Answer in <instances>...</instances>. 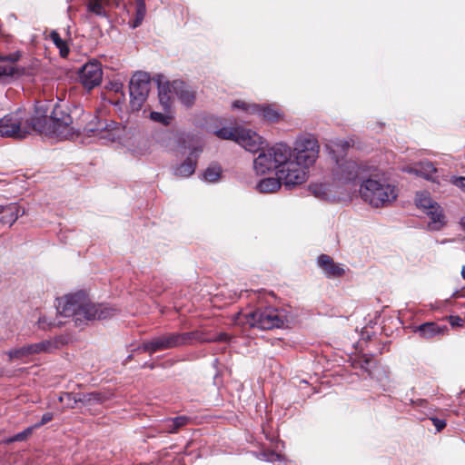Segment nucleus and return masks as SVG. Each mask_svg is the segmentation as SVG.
I'll use <instances>...</instances> for the list:
<instances>
[{
	"label": "nucleus",
	"mask_w": 465,
	"mask_h": 465,
	"mask_svg": "<svg viewBox=\"0 0 465 465\" xmlns=\"http://www.w3.org/2000/svg\"><path fill=\"white\" fill-rule=\"evenodd\" d=\"M429 217L428 227L431 231H440L445 225V217L440 205L426 213Z\"/></svg>",
	"instance_id": "nucleus-20"
},
{
	"label": "nucleus",
	"mask_w": 465,
	"mask_h": 465,
	"mask_svg": "<svg viewBox=\"0 0 465 465\" xmlns=\"http://www.w3.org/2000/svg\"><path fill=\"white\" fill-rule=\"evenodd\" d=\"M32 348L34 350L35 354H39L42 352H51L58 348L59 341L58 340H45L37 343H32Z\"/></svg>",
	"instance_id": "nucleus-23"
},
{
	"label": "nucleus",
	"mask_w": 465,
	"mask_h": 465,
	"mask_svg": "<svg viewBox=\"0 0 465 465\" xmlns=\"http://www.w3.org/2000/svg\"><path fill=\"white\" fill-rule=\"evenodd\" d=\"M161 430L166 433H176V430L172 424V419H166L163 421Z\"/></svg>",
	"instance_id": "nucleus-38"
},
{
	"label": "nucleus",
	"mask_w": 465,
	"mask_h": 465,
	"mask_svg": "<svg viewBox=\"0 0 465 465\" xmlns=\"http://www.w3.org/2000/svg\"><path fill=\"white\" fill-rule=\"evenodd\" d=\"M334 146L337 147V149H341V151L347 150L351 146V142L347 140H340L333 142Z\"/></svg>",
	"instance_id": "nucleus-41"
},
{
	"label": "nucleus",
	"mask_w": 465,
	"mask_h": 465,
	"mask_svg": "<svg viewBox=\"0 0 465 465\" xmlns=\"http://www.w3.org/2000/svg\"><path fill=\"white\" fill-rule=\"evenodd\" d=\"M231 340V336L226 332H221L215 336L205 338L201 332V339H194L200 342H228Z\"/></svg>",
	"instance_id": "nucleus-34"
},
{
	"label": "nucleus",
	"mask_w": 465,
	"mask_h": 465,
	"mask_svg": "<svg viewBox=\"0 0 465 465\" xmlns=\"http://www.w3.org/2000/svg\"><path fill=\"white\" fill-rule=\"evenodd\" d=\"M51 124L48 133L59 139H68L84 132L96 136L104 143L119 141L124 134L120 124L113 120L101 119L94 116L84 127L78 120H74L72 114L60 104H55L51 112Z\"/></svg>",
	"instance_id": "nucleus-1"
},
{
	"label": "nucleus",
	"mask_w": 465,
	"mask_h": 465,
	"mask_svg": "<svg viewBox=\"0 0 465 465\" xmlns=\"http://www.w3.org/2000/svg\"><path fill=\"white\" fill-rule=\"evenodd\" d=\"M194 339H201V332L198 331L190 332H170L154 337L150 341H143L139 347L144 352L153 354L158 351L169 350L190 344Z\"/></svg>",
	"instance_id": "nucleus-6"
},
{
	"label": "nucleus",
	"mask_w": 465,
	"mask_h": 465,
	"mask_svg": "<svg viewBox=\"0 0 465 465\" xmlns=\"http://www.w3.org/2000/svg\"><path fill=\"white\" fill-rule=\"evenodd\" d=\"M151 87L150 75L144 72H136L130 80V106L139 111L146 101Z\"/></svg>",
	"instance_id": "nucleus-8"
},
{
	"label": "nucleus",
	"mask_w": 465,
	"mask_h": 465,
	"mask_svg": "<svg viewBox=\"0 0 465 465\" xmlns=\"http://www.w3.org/2000/svg\"><path fill=\"white\" fill-rule=\"evenodd\" d=\"M282 181L277 176L276 178L270 177L262 179L256 185V189L262 193H274L281 188Z\"/></svg>",
	"instance_id": "nucleus-21"
},
{
	"label": "nucleus",
	"mask_w": 465,
	"mask_h": 465,
	"mask_svg": "<svg viewBox=\"0 0 465 465\" xmlns=\"http://www.w3.org/2000/svg\"><path fill=\"white\" fill-rule=\"evenodd\" d=\"M172 419V424L173 425L176 432L183 427L186 426L190 422V418L187 416H178Z\"/></svg>",
	"instance_id": "nucleus-35"
},
{
	"label": "nucleus",
	"mask_w": 465,
	"mask_h": 465,
	"mask_svg": "<svg viewBox=\"0 0 465 465\" xmlns=\"http://www.w3.org/2000/svg\"><path fill=\"white\" fill-rule=\"evenodd\" d=\"M20 215V207L17 203H12L0 205V223L12 225Z\"/></svg>",
	"instance_id": "nucleus-17"
},
{
	"label": "nucleus",
	"mask_w": 465,
	"mask_h": 465,
	"mask_svg": "<svg viewBox=\"0 0 465 465\" xmlns=\"http://www.w3.org/2000/svg\"><path fill=\"white\" fill-rule=\"evenodd\" d=\"M449 320L452 327H460L464 323V320L460 316H450Z\"/></svg>",
	"instance_id": "nucleus-42"
},
{
	"label": "nucleus",
	"mask_w": 465,
	"mask_h": 465,
	"mask_svg": "<svg viewBox=\"0 0 465 465\" xmlns=\"http://www.w3.org/2000/svg\"><path fill=\"white\" fill-rule=\"evenodd\" d=\"M104 400V397L102 396L101 393L99 392H96V397H90V404L92 403H94V402H102Z\"/></svg>",
	"instance_id": "nucleus-45"
},
{
	"label": "nucleus",
	"mask_w": 465,
	"mask_h": 465,
	"mask_svg": "<svg viewBox=\"0 0 465 465\" xmlns=\"http://www.w3.org/2000/svg\"><path fill=\"white\" fill-rule=\"evenodd\" d=\"M361 198L375 208L391 203L398 196L394 185L373 178L364 180L360 188Z\"/></svg>",
	"instance_id": "nucleus-5"
},
{
	"label": "nucleus",
	"mask_w": 465,
	"mask_h": 465,
	"mask_svg": "<svg viewBox=\"0 0 465 465\" xmlns=\"http://www.w3.org/2000/svg\"><path fill=\"white\" fill-rule=\"evenodd\" d=\"M9 361L22 360L31 355H35L34 350L31 344L25 345L20 348L13 349L7 352Z\"/></svg>",
	"instance_id": "nucleus-24"
},
{
	"label": "nucleus",
	"mask_w": 465,
	"mask_h": 465,
	"mask_svg": "<svg viewBox=\"0 0 465 465\" xmlns=\"http://www.w3.org/2000/svg\"><path fill=\"white\" fill-rule=\"evenodd\" d=\"M14 72V67L11 65H0V78L13 75Z\"/></svg>",
	"instance_id": "nucleus-39"
},
{
	"label": "nucleus",
	"mask_w": 465,
	"mask_h": 465,
	"mask_svg": "<svg viewBox=\"0 0 465 465\" xmlns=\"http://www.w3.org/2000/svg\"><path fill=\"white\" fill-rule=\"evenodd\" d=\"M366 166L359 164L352 160L337 161V167L334 170L335 178L342 183H347L364 177Z\"/></svg>",
	"instance_id": "nucleus-11"
},
{
	"label": "nucleus",
	"mask_w": 465,
	"mask_h": 465,
	"mask_svg": "<svg viewBox=\"0 0 465 465\" xmlns=\"http://www.w3.org/2000/svg\"><path fill=\"white\" fill-rule=\"evenodd\" d=\"M173 89L183 104L191 106L195 100L194 92L183 82H174Z\"/></svg>",
	"instance_id": "nucleus-19"
},
{
	"label": "nucleus",
	"mask_w": 465,
	"mask_h": 465,
	"mask_svg": "<svg viewBox=\"0 0 465 465\" xmlns=\"http://www.w3.org/2000/svg\"><path fill=\"white\" fill-rule=\"evenodd\" d=\"M415 202L416 205L419 208L423 209L426 213L433 209L434 206L439 205L426 192L417 193Z\"/></svg>",
	"instance_id": "nucleus-22"
},
{
	"label": "nucleus",
	"mask_w": 465,
	"mask_h": 465,
	"mask_svg": "<svg viewBox=\"0 0 465 465\" xmlns=\"http://www.w3.org/2000/svg\"><path fill=\"white\" fill-rule=\"evenodd\" d=\"M150 118L153 121L161 123L164 125H168L170 124V117L159 112H152L150 114Z\"/></svg>",
	"instance_id": "nucleus-36"
},
{
	"label": "nucleus",
	"mask_w": 465,
	"mask_h": 465,
	"mask_svg": "<svg viewBox=\"0 0 465 465\" xmlns=\"http://www.w3.org/2000/svg\"><path fill=\"white\" fill-rule=\"evenodd\" d=\"M450 182L460 187L463 192H465V177H456L452 176Z\"/></svg>",
	"instance_id": "nucleus-40"
},
{
	"label": "nucleus",
	"mask_w": 465,
	"mask_h": 465,
	"mask_svg": "<svg viewBox=\"0 0 465 465\" xmlns=\"http://www.w3.org/2000/svg\"><path fill=\"white\" fill-rule=\"evenodd\" d=\"M222 169L218 165L209 166L203 173V179L209 183H214L219 180Z\"/></svg>",
	"instance_id": "nucleus-32"
},
{
	"label": "nucleus",
	"mask_w": 465,
	"mask_h": 465,
	"mask_svg": "<svg viewBox=\"0 0 465 465\" xmlns=\"http://www.w3.org/2000/svg\"><path fill=\"white\" fill-rule=\"evenodd\" d=\"M263 143L262 136L250 129H240L238 134V144L243 147L246 151L256 153Z\"/></svg>",
	"instance_id": "nucleus-13"
},
{
	"label": "nucleus",
	"mask_w": 465,
	"mask_h": 465,
	"mask_svg": "<svg viewBox=\"0 0 465 465\" xmlns=\"http://www.w3.org/2000/svg\"><path fill=\"white\" fill-rule=\"evenodd\" d=\"M40 119L30 116L24 109H17L0 119V136L22 140L32 134L40 131Z\"/></svg>",
	"instance_id": "nucleus-3"
},
{
	"label": "nucleus",
	"mask_w": 465,
	"mask_h": 465,
	"mask_svg": "<svg viewBox=\"0 0 465 465\" xmlns=\"http://www.w3.org/2000/svg\"><path fill=\"white\" fill-rule=\"evenodd\" d=\"M56 310L59 314L72 318L79 327L91 321L111 318L118 312L115 307L93 302L83 291L57 299Z\"/></svg>",
	"instance_id": "nucleus-2"
},
{
	"label": "nucleus",
	"mask_w": 465,
	"mask_h": 465,
	"mask_svg": "<svg viewBox=\"0 0 465 465\" xmlns=\"http://www.w3.org/2000/svg\"><path fill=\"white\" fill-rule=\"evenodd\" d=\"M449 331L447 325H439L433 322H428L420 325L417 329L419 334L424 339H431L436 336H443Z\"/></svg>",
	"instance_id": "nucleus-15"
},
{
	"label": "nucleus",
	"mask_w": 465,
	"mask_h": 465,
	"mask_svg": "<svg viewBox=\"0 0 465 465\" xmlns=\"http://www.w3.org/2000/svg\"><path fill=\"white\" fill-rule=\"evenodd\" d=\"M232 108L234 109V110L235 109L242 110L246 114H254L255 111L259 110V104H248V103H246L244 101H242V100H235L232 104Z\"/></svg>",
	"instance_id": "nucleus-30"
},
{
	"label": "nucleus",
	"mask_w": 465,
	"mask_h": 465,
	"mask_svg": "<svg viewBox=\"0 0 465 465\" xmlns=\"http://www.w3.org/2000/svg\"><path fill=\"white\" fill-rule=\"evenodd\" d=\"M135 3H136V10H135V18L132 24L133 28H136L142 24V22L145 16V13H146L144 0H135Z\"/></svg>",
	"instance_id": "nucleus-29"
},
{
	"label": "nucleus",
	"mask_w": 465,
	"mask_h": 465,
	"mask_svg": "<svg viewBox=\"0 0 465 465\" xmlns=\"http://www.w3.org/2000/svg\"><path fill=\"white\" fill-rule=\"evenodd\" d=\"M292 157V150L285 143H276L267 150L262 151L253 161V168L257 174H264L271 170H279Z\"/></svg>",
	"instance_id": "nucleus-7"
},
{
	"label": "nucleus",
	"mask_w": 465,
	"mask_h": 465,
	"mask_svg": "<svg viewBox=\"0 0 465 465\" xmlns=\"http://www.w3.org/2000/svg\"><path fill=\"white\" fill-rule=\"evenodd\" d=\"M90 397H96V392L83 394L65 393L64 396L60 397V401H63L64 398H66L68 401L73 400L74 403L83 402L84 404H90Z\"/></svg>",
	"instance_id": "nucleus-27"
},
{
	"label": "nucleus",
	"mask_w": 465,
	"mask_h": 465,
	"mask_svg": "<svg viewBox=\"0 0 465 465\" xmlns=\"http://www.w3.org/2000/svg\"><path fill=\"white\" fill-rule=\"evenodd\" d=\"M254 114H257L261 117H262L263 119L272 121V122L278 120L280 117L279 112L277 110L273 109L270 105L263 106V107L259 105V110L255 111Z\"/></svg>",
	"instance_id": "nucleus-25"
},
{
	"label": "nucleus",
	"mask_w": 465,
	"mask_h": 465,
	"mask_svg": "<svg viewBox=\"0 0 465 465\" xmlns=\"http://www.w3.org/2000/svg\"><path fill=\"white\" fill-rule=\"evenodd\" d=\"M279 459H280V455L279 454L272 452L270 454V457H268L266 460H269V461H274V460H279Z\"/></svg>",
	"instance_id": "nucleus-47"
},
{
	"label": "nucleus",
	"mask_w": 465,
	"mask_h": 465,
	"mask_svg": "<svg viewBox=\"0 0 465 465\" xmlns=\"http://www.w3.org/2000/svg\"><path fill=\"white\" fill-rule=\"evenodd\" d=\"M106 0H87V9L89 12L98 15L106 16L104 4Z\"/></svg>",
	"instance_id": "nucleus-31"
},
{
	"label": "nucleus",
	"mask_w": 465,
	"mask_h": 465,
	"mask_svg": "<svg viewBox=\"0 0 465 465\" xmlns=\"http://www.w3.org/2000/svg\"><path fill=\"white\" fill-rule=\"evenodd\" d=\"M103 71L101 64L94 61L86 63L79 70V80L87 89H93L102 82Z\"/></svg>",
	"instance_id": "nucleus-12"
},
{
	"label": "nucleus",
	"mask_w": 465,
	"mask_h": 465,
	"mask_svg": "<svg viewBox=\"0 0 465 465\" xmlns=\"http://www.w3.org/2000/svg\"><path fill=\"white\" fill-rule=\"evenodd\" d=\"M50 39L59 49L61 56L66 57L69 54V48L67 46L66 42L60 37L59 34L56 31H52L50 33Z\"/></svg>",
	"instance_id": "nucleus-26"
},
{
	"label": "nucleus",
	"mask_w": 465,
	"mask_h": 465,
	"mask_svg": "<svg viewBox=\"0 0 465 465\" xmlns=\"http://www.w3.org/2000/svg\"><path fill=\"white\" fill-rule=\"evenodd\" d=\"M52 419H53V414L50 412H46L42 416L41 421L39 423L35 424L34 427L38 428V427L49 422Z\"/></svg>",
	"instance_id": "nucleus-44"
},
{
	"label": "nucleus",
	"mask_w": 465,
	"mask_h": 465,
	"mask_svg": "<svg viewBox=\"0 0 465 465\" xmlns=\"http://www.w3.org/2000/svg\"><path fill=\"white\" fill-rule=\"evenodd\" d=\"M241 128L223 127L215 132V134L222 139L232 140L238 143V134Z\"/></svg>",
	"instance_id": "nucleus-28"
},
{
	"label": "nucleus",
	"mask_w": 465,
	"mask_h": 465,
	"mask_svg": "<svg viewBox=\"0 0 465 465\" xmlns=\"http://www.w3.org/2000/svg\"><path fill=\"white\" fill-rule=\"evenodd\" d=\"M233 320L239 325H249L260 330H272L281 328L287 321V317L283 311L273 307H265L247 313L239 312Z\"/></svg>",
	"instance_id": "nucleus-4"
},
{
	"label": "nucleus",
	"mask_w": 465,
	"mask_h": 465,
	"mask_svg": "<svg viewBox=\"0 0 465 465\" xmlns=\"http://www.w3.org/2000/svg\"><path fill=\"white\" fill-rule=\"evenodd\" d=\"M318 264L328 277H339L344 273V269L340 264L335 263L332 259L326 254L319 256Z\"/></svg>",
	"instance_id": "nucleus-16"
},
{
	"label": "nucleus",
	"mask_w": 465,
	"mask_h": 465,
	"mask_svg": "<svg viewBox=\"0 0 465 465\" xmlns=\"http://www.w3.org/2000/svg\"><path fill=\"white\" fill-rule=\"evenodd\" d=\"M405 172L410 173H415L416 175L421 176L427 180L434 181V174L437 173V169L434 165L428 161L420 162L414 167L403 169Z\"/></svg>",
	"instance_id": "nucleus-18"
},
{
	"label": "nucleus",
	"mask_w": 465,
	"mask_h": 465,
	"mask_svg": "<svg viewBox=\"0 0 465 465\" xmlns=\"http://www.w3.org/2000/svg\"><path fill=\"white\" fill-rule=\"evenodd\" d=\"M309 167L300 164L297 161L290 158L276 172V175L285 187L291 188L302 184L306 181V173Z\"/></svg>",
	"instance_id": "nucleus-10"
},
{
	"label": "nucleus",
	"mask_w": 465,
	"mask_h": 465,
	"mask_svg": "<svg viewBox=\"0 0 465 465\" xmlns=\"http://www.w3.org/2000/svg\"><path fill=\"white\" fill-rule=\"evenodd\" d=\"M461 276L463 279H465V265L461 269Z\"/></svg>",
	"instance_id": "nucleus-49"
},
{
	"label": "nucleus",
	"mask_w": 465,
	"mask_h": 465,
	"mask_svg": "<svg viewBox=\"0 0 465 465\" xmlns=\"http://www.w3.org/2000/svg\"><path fill=\"white\" fill-rule=\"evenodd\" d=\"M460 224H461L462 228H463V229H464V231H465V216L461 218V220H460Z\"/></svg>",
	"instance_id": "nucleus-48"
},
{
	"label": "nucleus",
	"mask_w": 465,
	"mask_h": 465,
	"mask_svg": "<svg viewBox=\"0 0 465 465\" xmlns=\"http://www.w3.org/2000/svg\"><path fill=\"white\" fill-rule=\"evenodd\" d=\"M319 143L314 137H302L295 142L292 156L300 164L310 167L316 162L319 156Z\"/></svg>",
	"instance_id": "nucleus-9"
},
{
	"label": "nucleus",
	"mask_w": 465,
	"mask_h": 465,
	"mask_svg": "<svg viewBox=\"0 0 465 465\" xmlns=\"http://www.w3.org/2000/svg\"><path fill=\"white\" fill-rule=\"evenodd\" d=\"M35 427H29L27 429H25V430L15 434L13 438H11L9 440V441L13 442V441H22L24 440H25L33 431V429Z\"/></svg>",
	"instance_id": "nucleus-37"
},
{
	"label": "nucleus",
	"mask_w": 465,
	"mask_h": 465,
	"mask_svg": "<svg viewBox=\"0 0 465 465\" xmlns=\"http://www.w3.org/2000/svg\"><path fill=\"white\" fill-rule=\"evenodd\" d=\"M37 324L40 329L46 331L55 327H60L63 324V322H56L55 320H53L46 316H42L38 319Z\"/></svg>",
	"instance_id": "nucleus-33"
},
{
	"label": "nucleus",
	"mask_w": 465,
	"mask_h": 465,
	"mask_svg": "<svg viewBox=\"0 0 465 465\" xmlns=\"http://www.w3.org/2000/svg\"><path fill=\"white\" fill-rule=\"evenodd\" d=\"M201 153L200 147L193 148L185 161L175 168L174 174L183 178L192 175L195 171L197 159Z\"/></svg>",
	"instance_id": "nucleus-14"
},
{
	"label": "nucleus",
	"mask_w": 465,
	"mask_h": 465,
	"mask_svg": "<svg viewBox=\"0 0 465 465\" xmlns=\"http://www.w3.org/2000/svg\"><path fill=\"white\" fill-rule=\"evenodd\" d=\"M159 98H160L161 103H162L164 106H167V104H168V101H169V97L166 95V94H162V93L160 92V93H159Z\"/></svg>",
	"instance_id": "nucleus-46"
},
{
	"label": "nucleus",
	"mask_w": 465,
	"mask_h": 465,
	"mask_svg": "<svg viewBox=\"0 0 465 465\" xmlns=\"http://www.w3.org/2000/svg\"><path fill=\"white\" fill-rule=\"evenodd\" d=\"M431 421H432L433 425L436 427L437 431H440L446 426L445 420H441V419L432 418Z\"/></svg>",
	"instance_id": "nucleus-43"
}]
</instances>
